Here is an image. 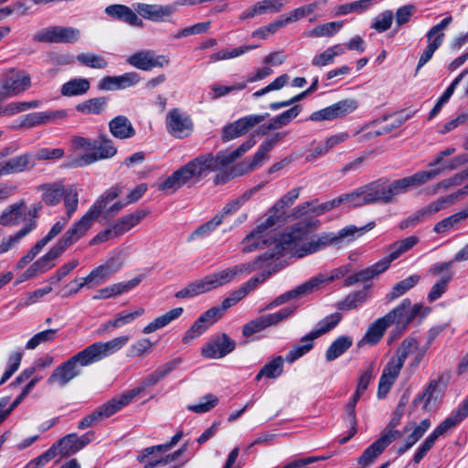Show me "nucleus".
<instances>
[{
  "mask_svg": "<svg viewBox=\"0 0 468 468\" xmlns=\"http://www.w3.org/2000/svg\"><path fill=\"white\" fill-rule=\"evenodd\" d=\"M314 340L311 334H307L300 340V345L294 346L287 354L285 360L289 363H293L306 353H308L314 346Z\"/></svg>",
  "mask_w": 468,
  "mask_h": 468,
  "instance_id": "nucleus-57",
  "label": "nucleus"
},
{
  "mask_svg": "<svg viewBox=\"0 0 468 468\" xmlns=\"http://www.w3.org/2000/svg\"><path fill=\"white\" fill-rule=\"evenodd\" d=\"M467 218L468 207L437 222L434 225L433 231L437 234L445 233L451 229H453L458 224L465 220Z\"/></svg>",
  "mask_w": 468,
  "mask_h": 468,
  "instance_id": "nucleus-48",
  "label": "nucleus"
},
{
  "mask_svg": "<svg viewBox=\"0 0 468 468\" xmlns=\"http://www.w3.org/2000/svg\"><path fill=\"white\" fill-rule=\"evenodd\" d=\"M138 394H140V389L133 388L120 397L113 398L112 399L107 401L106 403L98 407L90 414L84 417L78 423V429L85 430L112 416L124 406L128 405Z\"/></svg>",
  "mask_w": 468,
  "mask_h": 468,
  "instance_id": "nucleus-8",
  "label": "nucleus"
},
{
  "mask_svg": "<svg viewBox=\"0 0 468 468\" xmlns=\"http://www.w3.org/2000/svg\"><path fill=\"white\" fill-rule=\"evenodd\" d=\"M127 62L133 67L142 70H151L154 68L167 66L169 59L163 55L155 56L149 50L134 53L127 58Z\"/></svg>",
  "mask_w": 468,
  "mask_h": 468,
  "instance_id": "nucleus-25",
  "label": "nucleus"
},
{
  "mask_svg": "<svg viewBox=\"0 0 468 468\" xmlns=\"http://www.w3.org/2000/svg\"><path fill=\"white\" fill-rule=\"evenodd\" d=\"M0 84V93L7 99L17 96L28 90L31 86V77L25 70L10 69L3 74Z\"/></svg>",
  "mask_w": 468,
  "mask_h": 468,
  "instance_id": "nucleus-12",
  "label": "nucleus"
},
{
  "mask_svg": "<svg viewBox=\"0 0 468 468\" xmlns=\"http://www.w3.org/2000/svg\"><path fill=\"white\" fill-rule=\"evenodd\" d=\"M335 280L334 275H327L324 273H319L311 279H309L307 282H303V284L297 286L296 288L288 291L278 297H276L274 300H272L265 309H272L276 306H279L289 300L301 298L304 295H307L314 291L319 290L325 284L333 282Z\"/></svg>",
  "mask_w": 468,
  "mask_h": 468,
  "instance_id": "nucleus-10",
  "label": "nucleus"
},
{
  "mask_svg": "<svg viewBox=\"0 0 468 468\" xmlns=\"http://www.w3.org/2000/svg\"><path fill=\"white\" fill-rule=\"evenodd\" d=\"M42 191V200L48 206L58 205L63 197L66 187L61 183L46 184L38 187Z\"/></svg>",
  "mask_w": 468,
  "mask_h": 468,
  "instance_id": "nucleus-44",
  "label": "nucleus"
},
{
  "mask_svg": "<svg viewBox=\"0 0 468 468\" xmlns=\"http://www.w3.org/2000/svg\"><path fill=\"white\" fill-rule=\"evenodd\" d=\"M79 365L81 367L89 366V362L80 351L57 367L48 379V384L58 385L59 387L66 386L69 381L80 374Z\"/></svg>",
  "mask_w": 468,
  "mask_h": 468,
  "instance_id": "nucleus-11",
  "label": "nucleus"
},
{
  "mask_svg": "<svg viewBox=\"0 0 468 468\" xmlns=\"http://www.w3.org/2000/svg\"><path fill=\"white\" fill-rule=\"evenodd\" d=\"M147 215L148 212L145 210H136L124 215L115 221L112 226V230L115 233L116 237H120L139 224Z\"/></svg>",
  "mask_w": 468,
  "mask_h": 468,
  "instance_id": "nucleus-35",
  "label": "nucleus"
},
{
  "mask_svg": "<svg viewBox=\"0 0 468 468\" xmlns=\"http://www.w3.org/2000/svg\"><path fill=\"white\" fill-rule=\"evenodd\" d=\"M258 45H245L232 49H222L210 55L212 61L226 60L239 57L248 51L257 48Z\"/></svg>",
  "mask_w": 468,
  "mask_h": 468,
  "instance_id": "nucleus-64",
  "label": "nucleus"
},
{
  "mask_svg": "<svg viewBox=\"0 0 468 468\" xmlns=\"http://www.w3.org/2000/svg\"><path fill=\"white\" fill-rule=\"evenodd\" d=\"M107 104L106 97H96L77 104L76 110L84 114H100L105 110Z\"/></svg>",
  "mask_w": 468,
  "mask_h": 468,
  "instance_id": "nucleus-53",
  "label": "nucleus"
},
{
  "mask_svg": "<svg viewBox=\"0 0 468 468\" xmlns=\"http://www.w3.org/2000/svg\"><path fill=\"white\" fill-rule=\"evenodd\" d=\"M241 246L243 253H250L265 247L268 248V250L261 254H267V258L260 261L259 269L268 261L283 255V246L279 243L278 239L257 227L242 239Z\"/></svg>",
  "mask_w": 468,
  "mask_h": 468,
  "instance_id": "nucleus-6",
  "label": "nucleus"
},
{
  "mask_svg": "<svg viewBox=\"0 0 468 468\" xmlns=\"http://www.w3.org/2000/svg\"><path fill=\"white\" fill-rule=\"evenodd\" d=\"M269 113L250 114L238 119L237 121L226 125L222 131V139L225 142L231 141L242 136L252 128L263 122Z\"/></svg>",
  "mask_w": 468,
  "mask_h": 468,
  "instance_id": "nucleus-20",
  "label": "nucleus"
},
{
  "mask_svg": "<svg viewBox=\"0 0 468 468\" xmlns=\"http://www.w3.org/2000/svg\"><path fill=\"white\" fill-rule=\"evenodd\" d=\"M237 157H234L233 152H219L214 156L211 154L197 156L194 159L197 166L202 168L201 178L208 175L212 171L220 169L233 163Z\"/></svg>",
  "mask_w": 468,
  "mask_h": 468,
  "instance_id": "nucleus-24",
  "label": "nucleus"
},
{
  "mask_svg": "<svg viewBox=\"0 0 468 468\" xmlns=\"http://www.w3.org/2000/svg\"><path fill=\"white\" fill-rule=\"evenodd\" d=\"M377 196L374 182H371L335 199L336 207L340 204H346L350 207H356L378 203Z\"/></svg>",
  "mask_w": 468,
  "mask_h": 468,
  "instance_id": "nucleus-19",
  "label": "nucleus"
},
{
  "mask_svg": "<svg viewBox=\"0 0 468 468\" xmlns=\"http://www.w3.org/2000/svg\"><path fill=\"white\" fill-rule=\"evenodd\" d=\"M376 226L374 221L362 227L348 225L337 232H322L295 250L298 258L324 250L327 247L341 249L363 236Z\"/></svg>",
  "mask_w": 468,
  "mask_h": 468,
  "instance_id": "nucleus-3",
  "label": "nucleus"
},
{
  "mask_svg": "<svg viewBox=\"0 0 468 468\" xmlns=\"http://www.w3.org/2000/svg\"><path fill=\"white\" fill-rule=\"evenodd\" d=\"M386 448L387 441H385L384 439H378L364 451L362 455L358 458V463L367 466L372 463Z\"/></svg>",
  "mask_w": 468,
  "mask_h": 468,
  "instance_id": "nucleus-58",
  "label": "nucleus"
},
{
  "mask_svg": "<svg viewBox=\"0 0 468 468\" xmlns=\"http://www.w3.org/2000/svg\"><path fill=\"white\" fill-rule=\"evenodd\" d=\"M436 173H421L419 171L410 176L396 179L391 182L377 180L374 186L378 203L390 204L396 201V197L417 188L431 180Z\"/></svg>",
  "mask_w": 468,
  "mask_h": 468,
  "instance_id": "nucleus-4",
  "label": "nucleus"
},
{
  "mask_svg": "<svg viewBox=\"0 0 468 468\" xmlns=\"http://www.w3.org/2000/svg\"><path fill=\"white\" fill-rule=\"evenodd\" d=\"M165 127L168 133L177 139L187 138L194 131L191 117L179 108L169 110L165 117Z\"/></svg>",
  "mask_w": 468,
  "mask_h": 468,
  "instance_id": "nucleus-15",
  "label": "nucleus"
},
{
  "mask_svg": "<svg viewBox=\"0 0 468 468\" xmlns=\"http://www.w3.org/2000/svg\"><path fill=\"white\" fill-rule=\"evenodd\" d=\"M455 425L452 422L451 419L446 418L435 430L425 439L423 443L419 447L420 451L427 452L433 447L437 439L447 432L448 431L453 429Z\"/></svg>",
  "mask_w": 468,
  "mask_h": 468,
  "instance_id": "nucleus-56",
  "label": "nucleus"
},
{
  "mask_svg": "<svg viewBox=\"0 0 468 468\" xmlns=\"http://www.w3.org/2000/svg\"><path fill=\"white\" fill-rule=\"evenodd\" d=\"M284 214L285 213L273 205L261 218L258 219L256 227L262 231L270 233V235H273L271 231L272 228L280 221Z\"/></svg>",
  "mask_w": 468,
  "mask_h": 468,
  "instance_id": "nucleus-49",
  "label": "nucleus"
},
{
  "mask_svg": "<svg viewBox=\"0 0 468 468\" xmlns=\"http://www.w3.org/2000/svg\"><path fill=\"white\" fill-rule=\"evenodd\" d=\"M26 204L23 200L10 205L0 215V225L4 227L17 226L21 220Z\"/></svg>",
  "mask_w": 468,
  "mask_h": 468,
  "instance_id": "nucleus-40",
  "label": "nucleus"
},
{
  "mask_svg": "<svg viewBox=\"0 0 468 468\" xmlns=\"http://www.w3.org/2000/svg\"><path fill=\"white\" fill-rule=\"evenodd\" d=\"M420 275L413 274L395 283L391 291L386 295L387 301L391 303L397 298L404 295L407 292L412 289L420 282Z\"/></svg>",
  "mask_w": 468,
  "mask_h": 468,
  "instance_id": "nucleus-47",
  "label": "nucleus"
},
{
  "mask_svg": "<svg viewBox=\"0 0 468 468\" xmlns=\"http://www.w3.org/2000/svg\"><path fill=\"white\" fill-rule=\"evenodd\" d=\"M443 201H438V199L429 203L428 205L420 207L406 218L402 219L399 224V229L403 230L409 228H413L420 223L423 222L426 218L431 217L437 212L442 210Z\"/></svg>",
  "mask_w": 468,
  "mask_h": 468,
  "instance_id": "nucleus-28",
  "label": "nucleus"
},
{
  "mask_svg": "<svg viewBox=\"0 0 468 468\" xmlns=\"http://www.w3.org/2000/svg\"><path fill=\"white\" fill-rule=\"evenodd\" d=\"M109 130L113 137L120 140L132 138L135 134V129L131 121L123 115L112 119L109 122Z\"/></svg>",
  "mask_w": 468,
  "mask_h": 468,
  "instance_id": "nucleus-36",
  "label": "nucleus"
},
{
  "mask_svg": "<svg viewBox=\"0 0 468 468\" xmlns=\"http://www.w3.org/2000/svg\"><path fill=\"white\" fill-rule=\"evenodd\" d=\"M353 346V338L348 335L338 336L331 343L325 351V359L328 362L334 361L340 357Z\"/></svg>",
  "mask_w": 468,
  "mask_h": 468,
  "instance_id": "nucleus-43",
  "label": "nucleus"
},
{
  "mask_svg": "<svg viewBox=\"0 0 468 468\" xmlns=\"http://www.w3.org/2000/svg\"><path fill=\"white\" fill-rule=\"evenodd\" d=\"M120 193L121 187L118 186H112L103 192L89 210L64 233L56 245L37 260L41 266L47 268V271L50 270L54 266L52 261L61 255L67 248L86 235L94 222L106 209L109 203L115 199Z\"/></svg>",
  "mask_w": 468,
  "mask_h": 468,
  "instance_id": "nucleus-1",
  "label": "nucleus"
},
{
  "mask_svg": "<svg viewBox=\"0 0 468 468\" xmlns=\"http://www.w3.org/2000/svg\"><path fill=\"white\" fill-rule=\"evenodd\" d=\"M294 312L293 308H283L276 313L261 315L244 324L242 335L246 337L260 333L270 326H274L290 317Z\"/></svg>",
  "mask_w": 468,
  "mask_h": 468,
  "instance_id": "nucleus-16",
  "label": "nucleus"
},
{
  "mask_svg": "<svg viewBox=\"0 0 468 468\" xmlns=\"http://www.w3.org/2000/svg\"><path fill=\"white\" fill-rule=\"evenodd\" d=\"M335 207H336V204H335V198L332 200L326 201L324 203H322V204H319L318 200L315 199V200H312L309 202L302 203L299 206H297L293 209V215L298 217V216L304 215L308 212H312L315 215H322V214L333 209Z\"/></svg>",
  "mask_w": 468,
  "mask_h": 468,
  "instance_id": "nucleus-39",
  "label": "nucleus"
},
{
  "mask_svg": "<svg viewBox=\"0 0 468 468\" xmlns=\"http://www.w3.org/2000/svg\"><path fill=\"white\" fill-rule=\"evenodd\" d=\"M373 375V366H369L359 377L356 390L346 406V416L355 423L356 406L360 397L367 390Z\"/></svg>",
  "mask_w": 468,
  "mask_h": 468,
  "instance_id": "nucleus-32",
  "label": "nucleus"
},
{
  "mask_svg": "<svg viewBox=\"0 0 468 468\" xmlns=\"http://www.w3.org/2000/svg\"><path fill=\"white\" fill-rule=\"evenodd\" d=\"M62 199L64 201V207L66 209L65 215L63 217L70 219L79 207L78 190L72 186L66 187Z\"/></svg>",
  "mask_w": 468,
  "mask_h": 468,
  "instance_id": "nucleus-62",
  "label": "nucleus"
},
{
  "mask_svg": "<svg viewBox=\"0 0 468 468\" xmlns=\"http://www.w3.org/2000/svg\"><path fill=\"white\" fill-rule=\"evenodd\" d=\"M144 314V308H138L133 312H121L116 314L114 319L109 320L103 324L101 333L110 331L111 328H119L134 321Z\"/></svg>",
  "mask_w": 468,
  "mask_h": 468,
  "instance_id": "nucleus-45",
  "label": "nucleus"
},
{
  "mask_svg": "<svg viewBox=\"0 0 468 468\" xmlns=\"http://www.w3.org/2000/svg\"><path fill=\"white\" fill-rule=\"evenodd\" d=\"M222 223V215H216L207 222L199 226L188 237L187 241H193L210 235Z\"/></svg>",
  "mask_w": 468,
  "mask_h": 468,
  "instance_id": "nucleus-61",
  "label": "nucleus"
},
{
  "mask_svg": "<svg viewBox=\"0 0 468 468\" xmlns=\"http://www.w3.org/2000/svg\"><path fill=\"white\" fill-rule=\"evenodd\" d=\"M390 326L386 316H382L374 321L367 328L359 346L363 344L376 345L383 337L387 328Z\"/></svg>",
  "mask_w": 468,
  "mask_h": 468,
  "instance_id": "nucleus-38",
  "label": "nucleus"
},
{
  "mask_svg": "<svg viewBox=\"0 0 468 468\" xmlns=\"http://www.w3.org/2000/svg\"><path fill=\"white\" fill-rule=\"evenodd\" d=\"M94 148L91 153H86L80 155L73 162V165L84 166L95 163L101 159H108L116 154L117 149L112 141L106 137H101L95 141Z\"/></svg>",
  "mask_w": 468,
  "mask_h": 468,
  "instance_id": "nucleus-21",
  "label": "nucleus"
},
{
  "mask_svg": "<svg viewBox=\"0 0 468 468\" xmlns=\"http://www.w3.org/2000/svg\"><path fill=\"white\" fill-rule=\"evenodd\" d=\"M319 227L317 219H303L293 224L290 229L283 233L278 241L283 246V253L289 246L303 239L308 234L316 230Z\"/></svg>",
  "mask_w": 468,
  "mask_h": 468,
  "instance_id": "nucleus-23",
  "label": "nucleus"
},
{
  "mask_svg": "<svg viewBox=\"0 0 468 468\" xmlns=\"http://www.w3.org/2000/svg\"><path fill=\"white\" fill-rule=\"evenodd\" d=\"M235 346V341L226 334H222L213 341L206 344L201 350V354L207 358L218 359L232 352Z\"/></svg>",
  "mask_w": 468,
  "mask_h": 468,
  "instance_id": "nucleus-26",
  "label": "nucleus"
},
{
  "mask_svg": "<svg viewBox=\"0 0 468 468\" xmlns=\"http://www.w3.org/2000/svg\"><path fill=\"white\" fill-rule=\"evenodd\" d=\"M183 312L184 309L182 307H176L166 312L165 314L156 317L153 322L149 323L146 326H144L143 329V333L148 335L166 326L171 322L177 319L183 314Z\"/></svg>",
  "mask_w": 468,
  "mask_h": 468,
  "instance_id": "nucleus-42",
  "label": "nucleus"
},
{
  "mask_svg": "<svg viewBox=\"0 0 468 468\" xmlns=\"http://www.w3.org/2000/svg\"><path fill=\"white\" fill-rule=\"evenodd\" d=\"M418 348V342L414 338H406L401 343L395 355L385 366L378 381V397L383 399L389 392L392 385L399 375L404 362L410 354Z\"/></svg>",
  "mask_w": 468,
  "mask_h": 468,
  "instance_id": "nucleus-5",
  "label": "nucleus"
},
{
  "mask_svg": "<svg viewBox=\"0 0 468 468\" xmlns=\"http://www.w3.org/2000/svg\"><path fill=\"white\" fill-rule=\"evenodd\" d=\"M105 14L129 26L144 27L143 20L127 5L120 4L110 5L105 8Z\"/></svg>",
  "mask_w": 468,
  "mask_h": 468,
  "instance_id": "nucleus-31",
  "label": "nucleus"
},
{
  "mask_svg": "<svg viewBox=\"0 0 468 468\" xmlns=\"http://www.w3.org/2000/svg\"><path fill=\"white\" fill-rule=\"evenodd\" d=\"M130 340L128 335H121L107 342H95L82 350L90 365L110 356L122 347Z\"/></svg>",
  "mask_w": 468,
  "mask_h": 468,
  "instance_id": "nucleus-13",
  "label": "nucleus"
},
{
  "mask_svg": "<svg viewBox=\"0 0 468 468\" xmlns=\"http://www.w3.org/2000/svg\"><path fill=\"white\" fill-rule=\"evenodd\" d=\"M357 107L358 103L354 99L342 100L330 106L314 112L308 117V120L312 122L333 121L352 113Z\"/></svg>",
  "mask_w": 468,
  "mask_h": 468,
  "instance_id": "nucleus-18",
  "label": "nucleus"
},
{
  "mask_svg": "<svg viewBox=\"0 0 468 468\" xmlns=\"http://www.w3.org/2000/svg\"><path fill=\"white\" fill-rule=\"evenodd\" d=\"M261 186H254L253 188L246 191L243 195L228 203L222 209V212L219 215H222V219L225 216L231 215L237 212L250 198L255 194Z\"/></svg>",
  "mask_w": 468,
  "mask_h": 468,
  "instance_id": "nucleus-63",
  "label": "nucleus"
},
{
  "mask_svg": "<svg viewBox=\"0 0 468 468\" xmlns=\"http://www.w3.org/2000/svg\"><path fill=\"white\" fill-rule=\"evenodd\" d=\"M112 274L109 272L107 268L102 264L93 269L89 275L82 278V282L80 283V287H94L104 282Z\"/></svg>",
  "mask_w": 468,
  "mask_h": 468,
  "instance_id": "nucleus-60",
  "label": "nucleus"
},
{
  "mask_svg": "<svg viewBox=\"0 0 468 468\" xmlns=\"http://www.w3.org/2000/svg\"><path fill=\"white\" fill-rule=\"evenodd\" d=\"M67 117L68 112L63 109L32 112L23 117L20 127L32 128L38 125L54 122L58 120H63Z\"/></svg>",
  "mask_w": 468,
  "mask_h": 468,
  "instance_id": "nucleus-27",
  "label": "nucleus"
},
{
  "mask_svg": "<svg viewBox=\"0 0 468 468\" xmlns=\"http://www.w3.org/2000/svg\"><path fill=\"white\" fill-rule=\"evenodd\" d=\"M388 269L387 261H384L383 259H381L375 264L348 276L345 281V284L346 286H351L356 282H366L383 273Z\"/></svg>",
  "mask_w": 468,
  "mask_h": 468,
  "instance_id": "nucleus-33",
  "label": "nucleus"
},
{
  "mask_svg": "<svg viewBox=\"0 0 468 468\" xmlns=\"http://www.w3.org/2000/svg\"><path fill=\"white\" fill-rule=\"evenodd\" d=\"M284 359L282 356H277L267 363L256 375L255 380L259 381L263 377L268 378H277L283 371Z\"/></svg>",
  "mask_w": 468,
  "mask_h": 468,
  "instance_id": "nucleus-54",
  "label": "nucleus"
},
{
  "mask_svg": "<svg viewBox=\"0 0 468 468\" xmlns=\"http://www.w3.org/2000/svg\"><path fill=\"white\" fill-rule=\"evenodd\" d=\"M427 313L422 303L412 304L411 301L406 298L385 316L390 325H395L391 334L397 336L404 332L415 319L424 318Z\"/></svg>",
  "mask_w": 468,
  "mask_h": 468,
  "instance_id": "nucleus-7",
  "label": "nucleus"
},
{
  "mask_svg": "<svg viewBox=\"0 0 468 468\" xmlns=\"http://www.w3.org/2000/svg\"><path fill=\"white\" fill-rule=\"evenodd\" d=\"M270 151H268L265 147H263L261 144L250 162L248 160H244L237 165L236 169H238L239 172H237L236 174H246L261 166L264 160L267 159V154Z\"/></svg>",
  "mask_w": 468,
  "mask_h": 468,
  "instance_id": "nucleus-55",
  "label": "nucleus"
},
{
  "mask_svg": "<svg viewBox=\"0 0 468 468\" xmlns=\"http://www.w3.org/2000/svg\"><path fill=\"white\" fill-rule=\"evenodd\" d=\"M420 241L419 237L410 236L399 241L392 243L388 248V255L383 258L384 261H387V265L389 268L390 263L399 258L404 253L410 250Z\"/></svg>",
  "mask_w": 468,
  "mask_h": 468,
  "instance_id": "nucleus-37",
  "label": "nucleus"
},
{
  "mask_svg": "<svg viewBox=\"0 0 468 468\" xmlns=\"http://www.w3.org/2000/svg\"><path fill=\"white\" fill-rule=\"evenodd\" d=\"M454 153V147H449L440 152L434 160L430 164V166L436 167L428 171H421V173H436V175L431 177L432 180L438 177L443 172L458 169L460 166L468 162V154H463L452 159L444 160L445 157L450 156Z\"/></svg>",
  "mask_w": 468,
  "mask_h": 468,
  "instance_id": "nucleus-22",
  "label": "nucleus"
},
{
  "mask_svg": "<svg viewBox=\"0 0 468 468\" xmlns=\"http://www.w3.org/2000/svg\"><path fill=\"white\" fill-rule=\"evenodd\" d=\"M52 447H55V452L57 455H60L61 457H69L80 451V447H78L75 433L68 434L55 442Z\"/></svg>",
  "mask_w": 468,
  "mask_h": 468,
  "instance_id": "nucleus-52",
  "label": "nucleus"
},
{
  "mask_svg": "<svg viewBox=\"0 0 468 468\" xmlns=\"http://www.w3.org/2000/svg\"><path fill=\"white\" fill-rule=\"evenodd\" d=\"M141 282L140 278H134L125 282H118L101 288L92 296L93 300H103L121 295L136 287Z\"/></svg>",
  "mask_w": 468,
  "mask_h": 468,
  "instance_id": "nucleus-34",
  "label": "nucleus"
},
{
  "mask_svg": "<svg viewBox=\"0 0 468 468\" xmlns=\"http://www.w3.org/2000/svg\"><path fill=\"white\" fill-rule=\"evenodd\" d=\"M32 154L26 153L0 163V176L22 173L36 166Z\"/></svg>",
  "mask_w": 468,
  "mask_h": 468,
  "instance_id": "nucleus-29",
  "label": "nucleus"
},
{
  "mask_svg": "<svg viewBox=\"0 0 468 468\" xmlns=\"http://www.w3.org/2000/svg\"><path fill=\"white\" fill-rule=\"evenodd\" d=\"M267 254L260 255L252 261L239 263L219 271H215L201 279L189 282L186 287L176 292L177 299L193 298L202 293L222 287L233 282L238 276L251 273L259 270L260 261L266 259Z\"/></svg>",
  "mask_w": 468,
  "mask_h": 468,
  "instance_id": "nucleus-2",
  "label": "nucleus"
},
{
  "mask_svg": "<svg viewBox=\"0 0 468 468\" xmlns=\"http://www.w3.org/2000/svg\"><path fill=\"white\" fill-rule=\"evenodd\" d=\"M90 81L83 78H75L65 82L60 92L65 97H73L85 94L90 90Z\"/></svg>",
  "mask_w": 468,
  "mask_h": 468,
  "instance_id": "nucleus-50",
  "label": "nucleus"
},
{
  "mask_svg": "<svg viewBox=\"0 0 468 468\" xmlns=\"http://www.w3.org/2000/svg\"><path fill=\"white\" fill-rule=\"evenodd\" d=\"M135 11L144 18L151 21H164L176 11L172 5H161L137 3L134 5Z\"/></svg>",
  "mask_w": 468,
  "mask_h": 468,
  "instance_id": "nucleus-30",
  "label": "nucleus"
},
{
  "mask_svg": "<svg viewBox=\"0 0 468 468\" xmlns=\"http://www.w3.org/2000/svg\"><path fill=\"white\" fill-rule=\"evenodd\" d=\"M80 36V30L77 28L53 26L38 31L34 36V40L44 43H75Z\"/></svg>",
  "mask_w": 468,
  "mask_h": 468,
  "instance_id": "nucleus-17",
  "label": "nucleus"
},
{
  "mask_svg": "<svg viewBox=\"0 0 468 468\" xmlns=\"http://www.w3.org/2000/svg\"><path fill=\"white\" fill-rule=\"evenodd\" d=\"M37 227L35 219H30L21 229L13 235L4 239L0 243V254L6 253L15 248L21 239L29 234Z\"/></svg>",
  "mask_w": 468,
  "mask_h": 468,
  "instance_id": "nucleus-41",
  "label": "nucleus"
},
{
  "mask_svg": "<svg viewBox=\"0 0 468 468\" xmlns=\"http://www.w3.org/2000/svg\"><path fill=\"white\" fill-rule=\"evenodd\" d=\"M369 297L367 288L349 293L343 301L336 303L341 311H350L362 305Z\"/></svg>",
  "mask_w": 468,
  "mask_h": 468,
  "instance_id": "nucleus-51",
  "label": "nucleus"
},
{
  "mask_svg": "<svg viewBox=\"0 0 468 468\" xmlns=\"http://www.w3.org/2000/svg\"><path fill=\"white\" fill-rule=\"evenodd\" d=\"M451 16L443 18L439 24L431 27L426 34L428 45L420 54L416 68V73L427 64L432 58L434 52L442 45L445 37L444 29L452 23Z\"/></svg>",
  "mask_w": 468,
  "mask_h": 468,
  "instance_id": "nucleus-14",
  "label": "nucleus"
},
{
  "mask_svg": "<svg viewBox=\"0 0 468 468\" xmlns=\"http://www.w3.org/2000/svg\"><path fill=\"white\" fill-rule=\"evenodd\" d=\"M202 168L197 166L194 159L186 163L185 165L176 170L165 179L157 183V189L167 195L174 194L184 185L187 184L191 179H201Z\"/></svg>",
  "mask_w": 468,
  "mask_h": 468,
  "instance_id": "nucleus-9",
  "label": "nucleus"
},
{
  "mask_svg": "<svg viewBox=\"0 0 468 468\" xmlns=\"http://www.w3.org/2000/svg\"><path fill=\"white\" fill-rule=\"evenodd\" d=\"M343 26L341 21L328 22L315 27L312 30L305 32L304 35L310 37H331L340 31Z\"/></svg>",
  "mask_w": 468,
  "mask_h": 468,
  "instance_id": "nucleus-59",
  "label": "nucleus"
},
{
  "mask_svg": "<svg viewBox=\"0 0 468 468\" xmlns=\"http://www.w3.org/2000/svg\"><path fill=\"white\" fill-rule=\"evenodd\" d=\"M441 395V389H440V381L439 380H431L425 391L418 395L413 403L417 405L420 401H424L423 409L426 410H430L431 406L435 403L437 399Z\"/></svg>",
  "mask_w": 468,
  "mask_h": 468,
  "instance_id": "nucleus-46",
  "label": "nucleus"
}]
</instances>
